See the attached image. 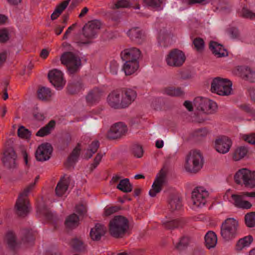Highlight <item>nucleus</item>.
<instances>
[{"label": "nucleus", "instance_id": "32", "mask_svg": "<svg viewBox=\"0 0 255 255\" xmlns=\"http://www.w3.org/2000/svg\"><path fill=\"white\" fill-rule=\"evenodd\" d=\"M55 126L54 120L50 121L45 126L41 128L36 133V135L43 137L49 134Z\"/></svg>", "mask_w": 255, "mask_h": 255}, {"label": "nucleus", "instance_id": "9", "mask_svg": "<svg viewBox=\"0 0 255 255\" xmlns=\"http://www.w3.org/2000/svg\"><path fill=\"white\" fill-rule=\"evenodd\" d=\"M17 155L12 147L5 149L2 154L1 161L4 166L8 169H14L16 167Z\"/></svg>", "mask_w": 255, "mask_h": 255}, {"label": "nucleus", "instance_id": "60", "mask_svg": "<svg viewBox=\"0 0 255 255\" xmlns=\"http://www.w3.org/2000/svg\"><path fill=\"white\" fill-rule=\"evenodd\" d=\"M86 211L85 206L82 204H79L76 206V211L80 215H84Z\"/></svg>", "mask_w": 255, "mask_h": 255}, {"label": "nucleus", "instance_id": "44", "mask_svg": "<svg viewBox=\"0 0 255 255\" xmlns=\"http://www.w3.org/2000/svg\"><path fill=\"white\" fill-rule=\"evenodd\" d=\"M70 244L72 248L76 251L82 252L85 250V246L83 242L79 239H74Z\"/></svg>", "mask_w": 255, "mask_h": 255}, {"label": "nucleus", "instance_id": "22", "mask_svg": "<svg viewBox=\"0 0 255 255\" xmlns=\"http://www.w3.org/2000/svg\"><path fill=\"white\" fill-rule=\"evenodd\" d=\"M209 49L217 57H222L228 55L227 51L223 46L215 41H211Z\"/></svg>", "mask_w": 255, "mask_h": 255}, {"label": "nucleus", "instance_id": "39", "mask_svg": "<svg viewBox=\"0 0 255 255\" xmlns=\"http://www.w3.org/2000/svg\"><path fill=\"white\" fill-rule=\"evenodd\" d=\"M99 142L98 141H94L89 146L85 154V157L87 159L91 158L93 155L95 153L99 147Z\"/></svg>", "mask_w": 255, "mask_h": 255}, {"label": "nucleus", "instance_id": "31", "mask_svg": "<svg viewBox=\"0 0 255 255\" xmlns=\"http://www.w3.org/2000/svg\"><path fill=\"white\" fill-rule=\"evenodd\" d=\"M83 88V84L81 80H74L68 84L67 91L71 94L79 92Z\"/></svg>", "mask_w": 255, "mask_h": 255}, {"label": "nucleus", "instance_id": "13", "mask_svg": "<svg viewBox=\"0 0 255 255\" xmlns=\"http://www.w3.org/2000/svg\"><path fill=\"white\" fill-rule=\"evenodd\" d=\"M50 83L57 89H61L66 83L62 72L56 69L50 70L48 74Z\"/></svg>", "mask_w": 255, "mask_h": 255}, {"label": "nucleus", "instance_id": "27", "mask_svg": "<svg viewBox=\"0 0 255 255\" xmlns=\"http://www.w3.org/2000/svg\"><path fill=\"white\" fill-rule=\"evenodd\" d=\"M81 151L80 143H78L68 157L65 165L67 167L73 165L77 161Z\"/></svg>", "mask_w": 255, "mask_h": 255}, {"label": "nucleus", "instance_id": "5", "mask_svg": "<svg viewBox=\"0 0 255 255\" xmlns=\"http://www.w3.org/2000/svg\"><path fill=\"white\" fill-rule=\"evenodd\" d=\"M60 60L62 64L65 65L70 74L76 73L81 65L80 58L72 52H65L61 56Z\"/></svg>", "mask_w": 255, "mask_h": 255}, {"label": "nucleus", "instance_id": "64", "mask_svg": "<svg viewBox=\"0 0 255 255\" xmlns=\"http://www.w3.org/2000/svg\"><path fill=\"white\" fill-rule=\"evenodd\" d=\"M184 106L186 107L187 109L189 111H193V106L192 103L188 101H186L184 103Z\"/></svg>", "mask_w": 255, "mask_h": 255}, {"label": "nucleus", "instance_id": "4", "mask_svg": "<svg viewBox=\"0 0 255 255\" xmlns=\"http://www.w3.org/2000/svg\"><path fill=\"white\" fill-rule=\"evenodd\" d=\"M203 157L199 151H191L186 158L185 168L190 173H196L202 167Z\"/></svg>", "mask_w": 255, "mask_h": 255}, {"label": "nucleus", "instance_id": "62", "mask_svg": "<svg viewBox=\"0 0 255 255\" xmlns=\"http://www.w3.org/2000/svg\"><path fill=\"white\" fill-rule=\"evenodd\" d=\"M33 116L36 120L39 121H43L45 119L44 114L41 113H35L34 114Z\"/></svg>", "mask_w": 255, "mask_h": 255}, {"label": "nucleus", "instance_id": "2", "mask_svg": "<svg viewBox=\"0 0 255 255\" xmlns=\"http://www.w3.org/2000/svg\"><path fill=\"white\" fill-rule=\"evenodd\" d=\"M101 27V22L98 20L89 21L82 28L83 35L85 39L76 38V42L79 44H89L92 43L97 34L98 30Z\"/></svg>", "mask_w": 255, "mask_h": 255}, {"label": "nucleus", "instance_id": "33", "mask_svg": "<svg viewBox=\"0 0 255 255\" xmlns=\"http://www.w3.org/2000/svg\"><path fill=\"white\" fill-rule=\"evenodd\" d=\"M117 188L124 193H129L132 191V185L130 183L128 178L121 180L117 186Z\"/></svg>", "mask_w": 255, "mask_h": 255}, {"label": "nucleus", "instance_id": "43", "mask_svg": "<svg viewBox=\"0 0 255 255\" xmlns=\"http://www.w3.org/2000/svg\"><path fill=\"white\" fill-rule=\"evenodd\" d=\"M5 240L8 247L14 250L17 247V244L16 242L15 235L12 232H8L6 235Z\"/></svg>", "mask_w": 255, "mask_h": 255}, {"label": "nucleus", "instance_id": "20", "mask_svg": "<svg viewBox=\"0 0 255 255\" xmlns=\"http://www.w3.org/2000/svg\"><path fill=\"white\" fill-rule=\"evenodd\" d=\"M245 196V195H244L243 193L242 195H240L232 194L231 196V198L233 200L232 203L238 208L245 209H250L252 207V205L249 201L243 200V197Z\"/></svg>", "mask_w": 255, "mask_h": 255}, {"label": "nucleus", "instance_id": "54", "mask_svg": "<svg viewBox=\"0 0 255 255\" xmlns=\"http://www.w3.org/2000/svg\"><path fill=\"white\" fill-rule=\"evenodd\" d=\"M70 2V0H65L61 3H59L56 7L55 9L56 12L60 13V14L65 10L67 7Z\"/></svg>", "mask_w": 255, "mask_h": 255}, {"label": "nucleus", "instance_id": "57", "mask_svg": "<svg viewBox=\"0 0 255 255\" xmlns=\"http://www.w3.org/2000/svg\"><path fill=\"white\" fill-rule=\"evenodd\" d=\"M194 134L197 137H205L208 134V130L206 128H200L196 130Z\"/></svg>", "mask_w": 255, "mask_h": 255}, {"label": "nucleus", "instance_id": "52", "mask_svg": "<svg viewBox=\"0 0 255 255\" xmlns=\"http://www.w3.org/2000/svg\"><path fill=\"white\" fill-rule=\"evenodd\" d=\"M120 209L121 207L119 206H114L106 208L105 209L104 215L106 216H109L113 214L118 212Z\"/></svg>", "mask_w": 255, "mask_h": 255}, {"label": "nucleus", "instance_id": "36", "mask_svg": "<svg viewBox=\"0 0 255 255\" xmlns=\"http://www.w3.org/2000/svg\"><path fill=\"white\" fill-rule=\"evenodd\" d=\"M68 184L65 180H61L58 182L55 188V193L58 196H63L67 190Z\"/></svg>", "mask_w": 255, "mask_h": 255}, {"label": "nucleus", "instance_id": "15", "mask_svg": "<svg viewBox=\"0 0 255 255\" xmlns=\"http://www.w3.org/2000/svg\"><path fill=\"white\" fill-rule=\"evenodd\" d=\"M121 56L123 61H132L139 62L142 57L141 51L136 47L126 48L121 53Z\"/></svg>", "mask_w": 255, "mask_h": 255}, {"label": "nucleus", "instance_id": "37", "mask_svg": "<svg viewBox=\"0 0 255 255\" xmlns=\"http://www.w3.org/2000/svg\"><path fill=\"white\" fill-rule=\"evenodd\" d=\"M253 238L251 236H246L238 241L236 245V250L241 251L243 248L248 247L253 242Z\"/></svg>", "mask_w": 255, "mask_h": 255}, {"label": "nucleus", "instance_id": "40", "mask_svg": "<svg viewBox=\"0 0 255 255\" xmlns=\"http://www.w3.org/2000/svg\"><path fill=\"white\" fill-rule=\"evenodd\" d=\"M164 93L170 96H180L183 95L184 92L180 88L169 87L164 89Z\"/></svg>", "mask_w": 255, "mask_h": 255}, {"label": "nucleus", "instance_id": "41", "mask_svg": "<svg viewBox=\"0 0 255 255\" xmlns=\"http://www.w3.org/2000/svg\"><path fill=\"white\" fill-rule=\"evenodd\" d=\"M245 223L249 228L255 227V212H251L245 215Z\"/></svg>", "mask_w": 255, "mask_h": 255}, {"label": "nucleus", "instance_id": "8", "mask_svg": "<svg viewBox=\"0 0 255 255\" xmlns=\"http://www.w3.org/2000/svg\"><path fill=\"white\" fill-rule=\"evenodd\" d=\"M186 60V56L183 51L178 49H173L167 55L165 61L169 66L179 67Z\"/></svg>", "mask_w": 255, "mask_h": 255}, {"label": "nucleus", "instance_id": "12", "mask_svg": "<svg viewBox=\"0 0 255 255\" xmlns=\"http://www.w3.org/2000/svg\"><path fill=\"white\" fill-rule=\"evenodd\" d=\"M208 192L203 187H197L192 193V200L193 204L197 207H202L206 203Z\"/></svg>", "mask_w": 255, "mask_h": 255}, {"label": "nucleus", "instance_id": "25", "mask_svg": "<svg viewBox=\"0 0 255 255\" xmlns=\"http://www.w3.org/2000/svg\"><path fill=\"white\" fill-rule=\"evenodd\" d=\"M102 94V91L98 88L91 90L86 96V100L90 104H93L98 101Z\"/></svg>", "mask_w": 255, "mask_h": 255}, {"label": "nucleus", "instance_id": "63", "mask_svg": "<svg viewBox=\"0 0 255 255\" xmlns=\"http://www.w3.org/2000/svg\"><path fill=\"white\" fill-rule=\"evenodd\" d=\"M6 52L5 51L0 53V66H1L5 61L6 59Z\"/></svg>", "mask_w": 255, "mask_h": 255}, {"label": "nucleus", "instance_id": "18", "mask_svg": "<svg viewBox=\"0 0 255 255\" xmlns=\"http://www.w3.org/2000/svg\"><path fill=\"white\" fill-rule=\"evenodd\" d=\"M127 34L130 40L136 44H140L144 41V34L138 27L130 29Z\"/></svg>", "mask_w": 255, "mask_h": 255}, {"label": "nucleus", "instance_id": "7", "mask_svg": "<svg viewBox=\"0 0 255 255\" xmlns=\"http://www.w3.org/2000/svg\"><path fill=\"white\" fill-rule=\"evenodd\" d=\"M238 222L234 218H228L222 224L221 229L222 237L228 241L233 238L236 233Z\"/></svg>", "mask_w": 255, "mask_h": 255}, {"label": "nucleus", "instance_id": "53", "mask_svg": "<svg viewBox=\"0 0 255 255\" xmlns=\"http://www.w3.org/2000/svg\"><path fill=\"white\" fill-rule=\"evenodd\" d=\"M103 154L101 152H99L97 153L94 159L93 163L91 165L90 169L91 171H93L99 164L100 161L102 160V158H103Z\"/></svg>", "mask_w": 255, "mask_h": 255}, {"label": "nucleus", "instance_id": "19", "mask_svg": "<svg viewBox=\"0 0 255 255\" xmlns=\"http://www.w3.org/2000/svg\"><path fill=\"white\" fill-rule=\"evenodd\" d=\"M106 227L101 224L97 223L91 229L90 235L92 240L99 241L106 232Z\"/></svg>", "mask_w": 255, "mask_h": 255}, {"label": "nucleus", "instance_id": "58", "mask_svg": "<svg viewBox=\"0 0 255 255\" xmlns=\"http://www.w3.org/2000/svg\"><path fill=\"white\" fill-rule=\"evenodd\" d=\"M244 137L246 141L255 145V133H251L249 135H246Z\"/></svg>", "mask_w": 255, "mask_h": 255}, {"label": "nucleus", "instance_id": "55", "mask_svg": "<svg viewBox=\"0 0 255 255\" xmlns=\"http://www.w3.org/2000/svg\"><path fill=\"white\" fill-rule=\"evenodd\" d=\"M241 15L242 17L246 18L253 19L255 17V13L245 8H243Z\"/></svg>", "mask_w": 255, "mask_h": 255}, {"label": "nucleus", "instance_id": "61", "mask_svg": "<svg viewBox=\"0 0 255 255\" xmlns=\"http://www.w3.org/2000/svg\"><path fill=\"white\" fill-rule=\"evenodd\" d=\"M77 25V23L73 24L71 26H69L66 32H65L63 39H66L68 38V35L71 33V31L73 30Z\"/></svg>", "mask_w": 255, "mask_h": 255}, {"label": "nucleus", "instance_id": "51", "mask_svg": "<svg viewBox=\"0 0 255 255\" xmlns=\"http://www.w3.org/2000/svg\"><path fill=\"white\" fill-rule=\"evenodd\" d=\"M144 3L153 8H158L160 6L162 0H143Z\"/></svg>", "mask_w": 255, "mask_h": 255}, {"label": "nucleus", "instance_id": "30", "mask_svg": "<svg viewBox=\"0 0 255 255\" xmlns=\"http://www.w3.org/2000/svg\"><path fill=\"white\" fill-rule=\"evenodd\" d=\"M79 217L75 213L68 216L65 220V224L67 228L72 229L79 225Z\"/></svg>", "mask_w": 255, "mask_h": 255}, {"label": "nucleus", "instance_id": "24", "mask_svg": "<svg viewBox=\"0 0 255 255\" xmlns=\"http://www.w3.org/2000/svg\"><path fill=\"white\" fill-rule=\"evenodd\" d=\"M119 90L112 92L108 96L107 102L109 105L115 109H119Z\"/></svg>", "mask_w": 255, "mask_h": 255}, {"label": "nucleus", "instance_id": "49", "mask_svg": "<svg viewBox=\"0 0 255 255\" xmlns=\"http://www.w3.org/2000/svg\"><path fill=\"white\" fill-rule=\"evenodd\" d=\"M132 152L134 156L140 158L143 155V150L141 146L134 144L132 147Z\"/></svg>", "mask_w": 255, "mask_h": 255}, {"label": "nucleus", "instance_id": "17", "mask_svg": "<svg viewBox=\"0 0 255 255\" xmlns=\"http://www.w3.org/2000/svg\"><path fill=\"white\" fill-rule=\"evenodd\" d=\"M231 145V140L228 137L225 136L219 137L215 141L216 150L222 154L227 153L229 151Z\"/></svg>", "mask_w": 255, "mask_h": 255}, {"label": "nucleus", "instance_id": "6", "mask_svg": "<svg viewBox=\"0 0 255 255\" xmlns=\"http://www.w3.org/2000/svg\"><path fill=\"white\" fill-rule=\"evenodd\" d=\"M232 82L226 79L216 77L212 83L211 91L221 96H228L232 91Z\"/></svg>", "mask_w": 255, "mask_h": 255}, {"label": "nucleus", "instance_id": "11", "mask_svg": "<svg viewBox=\"0 0 255 255\" xmlns=\"http://www.w3.org/2000/svg\"><path fill=\"white\" fill-rule=\"evenodd\" d=\"M128 131V128L125 124L119 122L111 127L107 133V137L110 139H115L125 135Z\"/></svg>", "mask_w": 255, "mask_h": 255}, {"label": "nucleus", "instance_id": "21", "mask_svg": "<svg viewBox=\"0 0 255 255\" xmlns=\"http://www.w3.org/2000/svg\"><path fill=\"white\" fill-rule=\"evenodd\" d=\"M187 223L185 218H178L171 221H165L162 223L163 227L168 230H173L177 228H182Z\"/></svg>", "mask_w": 255, "mask_h": 255}, {"label": "nucleus", "instance_id": "29", "mask_svg": "<svg viewBox=\"0 0 255 255\" xmlns=\"http://www.w3.org/2000/svg\"><path fill=\"white\" fill-rule=\"evenodd\" d=\"M205 245L208 249L214 248L217 243V237L212 231L208 232L205 236Z\"/></svg>", "mask_w": 255, "mask_h": 255}, {"label": "nucleus", "instance_id": "47", "mask_svg": "<svg viewBox=\"0 0 255 255\" xmlns=\"http://www.w3.org/2000/svg\"><path fill=\"white\" fill-rule=\"evenodd\" d=\"M195 49L198 52H202L204 48V41L200 37L196 38L193 41Z\"/></svg>", "mask_w": 255, "mask_h": 255}, {"label": "nucleus", "instance_id": "35", "mask_svg": "<svg viewBox=\"0 0 255 255\" xmlns=\"http://www.w3.org/2000/svg\"><path fill=\"white\" fill-rule=\"evenodd\" d=\"M249 170L246 168L240 169L234 176L235 182L238 184H240L243 182L245 185L246 178L248 177V174Z\"/></svg>", "mask_w": 255, "mask_h": 255}, {"label": "nucleus", "instance_id": "26", "mask_svg": "<svg viewBox=\"0 0 255 255\" xmlns=\"http://www.w3.org/2000/svg\"><path fill=\"white\" fill-rule=\"evenodd\" d=\"M38 98L42 101L50 100L52 94L51 90L45 87H39L37 91Z\"/></svg>", "mask_w": 255, "mask_h": 255}, {"label": "nucleus", "instance_id": "42", "mask_svg": "<svg viewBox=\"0 0 255 255\" xmlns=\"http://www.w3.org/2000/svg\"><path fill=\"white\" fill-rule=\"evenodd\" d=\"M242 71L243 76L247 80L252 83L255 82V71L249 67L244 68Z\"/></svg>", "mask_w": 255, "mask_h": 255}, {"label": "nucleus", "instance_id": "46", "mask_svg": "<svg viewBox=\"0 0 255 255\" xmlns=\"http://www.w3.org/2000/svg\"><path fill=\"white\" fill-rule=\"evenodd\" d=\"M17 135L22 138H28L31 136V132L23 126L19 127L17 130Z\"/></svg>", "mask_w": 255, "mask_h": 255}, {"label": "nucleus", "instance_id": "14", "mask_svg": "<svg viewBox=\"0 0 255 255\" xmlns=\"http://www.w3.org/2000/svg\"><path fill=\"white\" fill-rule=\"evenodd\" d=\"M166 173L162 170L157 175L149 191V195L154 197L156 194L160 192L165 182Z\"/></svg>", "mask_w": 255, "mask_h": 255}, {"label": "nucleus", "instance_id": "34", "mask_svg": "<svg viewBox=\"0 0 255 255\" xmlns=\"http://www.w3.org/2000/svg\"><path fill=\"white\" fill-rule=\"evenodd\" d=\"M202 109L208 114H213L217 110V105L215 102L207 99L204 101V105L202 107Z\"/></svg>", "mask_w": 255, "mask_h": 255}, {"label": "nucleus", "instance_id": "38", "mask_svg": "<svg viewBox=\"0 0 255 255\" xmlns=\"http://www.w3.org/2000/svg\"><path fill=\"white\" fill-rule=\"evenodd\" d=\"M248 152V149L244 146L237 148L233 153V158L235 161H239L243 158Z\"/></svg>", "mask_w": 255, "mask_h": 255}, {"label": "nucleus", "instance_id": "45", "mask_svg": "<svg viewBox=\"0 0 255 255\" xmlns=\"http://www.w3.org/2000/svg\"><path fill=\"white\" fill-rule=\"evenodd\" d=\"M245 186L250 188L255 187V172L249 171L248 177L246 178Z\"/></svg>", "mask_w": 255, "mask_h": 255}, {"label": "nucleus", "instance_id": "1", "mask_svg": "<svg viewBox=\"0 0 255 255\" xmlns=\"http://www.w3.org/2000/svg\"><path fill=\"white\" fill-rule=\"evenodd\" d=\"M129 228L128 219L122 216H116L113 218L109 224L110 234L114 238H122Z\"/></svg>", "mask_w": 255, "mask_h": 255}, {"label": "nucleus", "instance_id": "50", "mask_svg": "<svg viewBox=\"0 0 255 255\" xmlns=\"http://www.w3.org/2000/svg\"><path fill=\"white\" fill-rule=\"evenodd\" d=\"M189 239L187 237H182L176 247L179 250H182L187 247L189 244Z\"/></svg>", "mask_w": 255, "mask_h": 255}, {"label": "nucleus", "instance_id": "56", "mask_svg": "<svg viewBox=\"0 0 255 255\" xmlns=\"http://www.w3.org/2000/svg\"><path fill=\"white\" fill-rule=\"evenodd\" d=\"M9 39L8 31L6 29L0 30V41L2 43L5 42Z\"/></svg>", "mask_w": 255, "mask_h": 255}, {"label": "nucleus", "instance_id": "16", "mask_svg": "<svg viewBox=\"0 0 255 255\" xmlns=\"http://www.w3.org/2000/svg\"><path fill=\"white\" fill-rule=\"evenodd\" d=\"M52 147L49 143L42 144L38 146L35 152V157L39 161H44L50 158Z\"/></svg>", "mask_w": 255, "mask_h": 255}, {"label": "nucleus", "instance_id": "3", "mask_svg": "<svg viewBox=\"0 0 255 255\" xmlns=\"http://www.w3.org/2000/svg\"><path fill=\"white\" fill-rule=\"evenodd\" d=\"M35 182L30 183L20 193L16 202L15 208L16 214L20 217H24L29 212V201L27 196L34 188Z\"/></svg>", "mask_w": 255, "mask_h": 255}, {"label": "nucleus", "instance_id": "23", "mask_svg": "<svg viewBox=\"0 0 255 255\" xmlns=\"http://www.w3.org/2000/svg\"><path fill=\"white\" fill-rule=\"evenodd\" d=\"M168 203L169 209L171 211L180 210L182 206L181 199L178 194H171Z\"/></svg>", "mask_w": 255, "mask_h": 255}, {"label": "nucleus", "instance_id": "28", "mask_svg": "<svg viewBox=\"0 0 255 255\" xmlns=\"http://www.w3.org/2000/svg\"><path fill=\"white\" fill-rule=\"evenodd\" d=\"M123 69L126 75H130L134 73L139 67V62L132 61H125Z\"/></svg>", "mask_w": 255, "mask_h": 255}, {"label": "nucleus", "instance_id": "48", "mask_svg": "<svg viewBox=\"0 0 255 255\" xmlns=\"http://www.w3.org/2000/svg\"><path fill=\"white\" fill-rule=\"evenodd\" d=\"M130 7L129 2L127 0H118L112 6L113 9Z\"/></svg>", "mask_w": 255, "mask_h": 255}, {"label": "nucleus", "instance_id": "10", "mask_svg": "<svg viewBox=\"0 0 255 255\" xmlns=\"http://www.w3.org/2000/svg\"><path fill=\"white\" fill-rule=\"evenodd\" d=\"M136 97V92L131 89L119 90V109L128 107L135 100Z\"/></svg>", "mask_w": 255, "mask_h": 255}, {"label": "nucleus", "instance_id": "59", "mask_svg": "<svg viewBox=\"0 0 255 255\" xmlns=\"http://www.w3.org/2000/svg\"><path fill=\"white\" fill-rule=\"evenodd\" d=\"M229 33L233 38H237L239 36V30L235 27L230 28L229 30Z\"/></svg>", "mask_w": 255, "mask_h": 255}]
</instances>
